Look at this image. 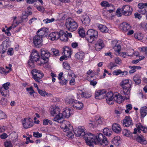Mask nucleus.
Listing matches in <instances>:
<instances>
[{
	"label": "nucleus",
	"mask_w": 147,
	"mask_h": 147,
	"mask_svg": "<svg viewBox=\"0 0 147 147\" xmlns=\"http://www.w3.org/2000/svg\"><path fill=\"white\" fill-rule=\"evenodd\" d=\"M85 140L87 145L90 147H94V144H98L100 146H105L109 143L106 138L101 133L97 134L94 136L91 133H89L85 137Z\"/></svg>",
	"instance_id": "obj_1"
},
{
	"label": "nucleus",
	"mask_w": 147,
	"mask_h": 147,
	"mask_svg": "<svg viewBox=\"0 0 147 147\" xmlns=\"http://www.w3.org/2000/svg\"><path fill=\"white\" fill-rule=\"evenodd\" d=\"M49 38L52 40H57L60 39L61 41H67V34L63 30H60L59 32H54L49 34Z\"/></svg>",
	"instance_id": "obj_2"
},
{
	"label": "nucleus",
	"mask_w": 147,
	"mask_h": 147,
	"mask_svg": "<svg viewBox=\"0 0 147 147\" xmlns=\"http://www.w3.org/2000/svg\"><path fill=\"white\" fill-rule=\"evenodd\" d=\"M61 127L63 129V131L66 132V136L69 138H72L74 137L73 134L70 131L72 128L70 125V122L67 121H65L60 125Z\"/></svg>",
	"instance_id": "obj_3"
},
{
	"label": "nucleus",
	"mask_w": 147,
	"mask_h": 147,
	"mask_svg": "<svg viewBox=\"0 0 147 147\" xmlns=\"http://www.w3.org/2000/svg\"><path fill=\"white\" fill-rule=\"evenodd\" d=\"M98 35L97 31L93 29H90L87 32L85 35L86 38L89 42L92 43L96 39Z\"/></svg>",
	"instance_id": "obj_4"
},
{
	"label": "nucleus",
	"mask_w": 147,
	"mask_h": 147,
	"mask_svg": "<svg viewBox=\"0 0 147 147\" xmlns=\"http://www.w3.org/2000/svg\"><path fill=\"white\" fill-rule=\"evenodd\" d=\"M38 61V63L41 64L42 61L40 60V58L38 55V52L36 50H33L31 52L30 55V58L28 61V66L31 67L33 65L34 66L33 63L34 62Z\"/></svg>",
	"instance_id": "obj_5"
},
{
	"label": "nucleus",
	"mask_w": 147,
	"mask_h": 147,
	"mask_svg": "<svg viewBox=\"0 0 147 147\" xmlns=\"http://www.w3.org/2000/svg\"><path fill=\"white\" fill-rule=\"evenodd\" d=\"M129 80L125 79L123 80L120 84V85L123 88V92L125 95L128 96L129 95L131 87L132 85V83L130 84L129 83Z\"/></svg>",
	"instance_id": "obj_6"
},
{
	"label": "nucleus",
	"mask_w": 147,
	"mask_h": 147,
	"mask_svg": "<svg viewBox=\"0 0 147 147\" xmlns=\"http://www.w3.org/2000/svg\"><path fill=\"white\" fill-rule=\"evenodd\" d=\"M70 109H66L62 113H60L59 115H57L56 117L54 118V121L60 123L61 124L63 121L62 122L60 120L64 118H68L70 115Z\"/></svg>",
	"instance_id": "obj_7"
},
{
	"label": "nucleus",
	"mask_w": 147,
	"mask_h": 147,
	"mask_svg": "<svg viewBox=\"0 0 147 147\" xmlns=\"http://www.w3.org/2000/svg\"><path fill=\"white\" fill-rule=\"evenodd\" d=\"M65 24L68 30L71 32L76 30L78 27L77 23L70 18L66 20Z\"/></svg>",
	"instance_id": "obj_8"
},
{
	"label": "nucleus",
	"mask_w": 147,
	"mask_h": 147,
	"mask_svg": "<svg viewBox=\"0 0 147 147\" xmlns=\"http://www.w3.org/2000/svg\"><path fill=\"white\" fill-rule=\"evenodd\" d=\"M31 73L33 76V78L36 82L40 83L42 81L40 79L42 78L44 74L41 71L33 69L31 71Z\"/></svg>",
	"instance_id": "obj_9"
},
{
	"label": "nucleus",
	"mask_w": 147,
	"mask_h": 147,
	"mask_svg": "<svg viewBox=\"0 0 147 147\" xmlns=\"http://www.w3.org/2000/svg\"><path fill=\"white\" fill-rule=\"evenodd\" d=\"M68 102L73 107L79 110H81L84 106L83 104L81 102L75 100L72 98L69 99Z\"/></svg>",
	"instance_id": "obj_10"
},
{
	"label": "nucleus",
	"mask_w": 147,
	"mask_h": 147,
	"mask_svg": "<svg viewBox=\"0 0 147 147\" xmlns=\"http://www.w3.org/2000/svg\"><path fill=\"white\" fill-rule=\"evenodd\" d=\"M85 131L86 130L85 129L84 127L81 126H80L75 128L74 130V132L76 136L77 137H82L85 136L84 137V139L85 137L88 134H85Z\"/></svg>",
	"instance_id": "obj_11"
},
{
	"label": "nucleus",
	"mask_w": 147,
	"mask_h": 147,
	"mask_svg": "<svg viewBox=\"0 0 147 147\" xmlns=\"http://www.w3.org/2000/svg\"><path fill=\"white\" fill-rule=\"evenodd\" d=\"M40 53L41 55V61L42 60L44 61V62L42 61L41 64L47 63L48 60V58L50 55V53L44 49H42L40 50Z\"/></svg>",
	"instance_id": "obj_12"
},
{
	"label": "nucleus",
	"mask_w": 147,
	"mask_h": 147,
	"mask_svg": "<svg viewBox=\"0 0 147 147\" xmlns=\"http://www.w3.org/2000/svg\"><path fill=\"white\" fill-rule=\"evenodd\" d=\"M133 11L132 7L129 5H124L121 8V12L125 16L131 15Z\"/></svg>",
	"instance_id": "obj_13"
},
{
	"label": "nucleus",
	"mask_w": 147,
	"mask_h": 147,
	"mask_svg": "<svg viewBox=\"0 0 147 147\" xmlns=\"http://www.w3.org/2000/svg\"><path fill=\"white\" fill-rule=\"evenodd\" d=\"M33 41L34 45L37 48H40L42 45L43 41L41 37L35 35L33 38Z\"/></svg>",
	"instance_id": "obj_14"
},
{
	"label": "nucleus",
	"mask_w": 147,
	"mask_h": 147,
	"mask_svg": "<svg viewBox=\"0 0 147 147\" xmlns=\"http://www.w3.org/2000/svg\"><path fill=\"white\" fill-rule=\"evenodd\" d=\"M106 94V91L104 89L96 91L95 97L96 99H101L104 98Z\"/></svg>",
	"instance_id": "obj_15"
},
{
	"label": "nucleus",
	"mask_w": 147,
	"mask_h": 147,
	"mask_svg": "<svg viewBox=\"0 0 147 147\" xmlns=\"http://www.w3.org/2000/svg\"><path fill=\"white\" fill-rule=\"evenodd\" d=\"M105 47V44L103 40L101 39H99L95 44V49L97 51H100Z\"/></svg>",
	"instance_id": "obj_16"
},
{
	"label": "nucleus",
	"mask_w": 147,
	"mask_h": 147,
	"mask_svg": "<svg viewBox=\"0 0 147 147\" xmlns=\"http://www.w3.org/2000/svg\"><path fill=\"white\" fill-rule=\"evenodd\" d=\"M62 54L64 55V56H62L60 58V61H62L64 59H66L67 57H70L71 55V51L70 49L68 47H67L63 49V52Z\"/></svg>",
	"instance_id": "obj_17"
},
{
	"label": "nucleus",
	"mask_w": 147,
	"mask_h": 147,
	"mask_svg": "<svg viewBox=\"0 0 147 147\" xmlns=\"http://www.w3.org/2000/svg\"><path fill=\"white\" fill-rule=\"evenodd\" d=\"M49 30V29L47 28H42L37 32L36 35L41 37V38H42L45 36H46L47 35Z\"/></svg>",
	"instance_id": "obj_18"
},
{
	"label": "nucleus",
	"mask_w": 147,
	"mask_h": 147,
	"mask_svg": "<svg viewBox=\"0 0 147 147\" xmlns=\"http://www.w3.org/2000/svg\"><path fill=\"white\" fill-rule=\"evenodd\" d=\"M121 123L123 126L128 127L132 125L131 119L129 117L126 116L124 119L121 121Z\"/></svg>",
	"instance_id": "obj_19"
},
{
	"label": "nucleus",
	"mask_w": 147,
	"mask_h": 147,
	"mask_svg": "<svg viewBox=\"0 0 147 147\" xmlns=\"http://www.w3.org/2000/svg\"><path fill=\"white\" fill-rule=\"evenodd\" d=\"M120 41L116 40H113L112 43V46L114 49L115 51L119 53L121 50V46L120 45Z\"/></svg>",
	"instance_id": "obj_20"
},
{
	"label": "nucleus",
	"mask_w": 147,
	"mask_h": 147,
	"mask_svg": "<svg viewBox=\"0 0 147 147\" xmlns=\"http://www.w3.org/2000/svg\"><path fill=\"white\" fill-rule=\"evenodd\" d=\"M136 127L137 128L134 129V134H136L137 131L139 133H140L141 131H143L144 133H147V127H144L141 124L137 125Z\"/></svg>",
	"instance_id": "obj_21"
},
{
	"label": "nucleus",
	"mask_w": 147,
	"mask_h": 147,
	"mask_svg": "<svg viewBox=\"0 0 147 147\" xmlns=\"http://www.w3.org/2000/svg\"><path fill=\"white\" fill-rule=\"evenodd\" d=\"M114 95L112 92H108L106 94V96L107 102L109 105L113 103V100L114 99Z\"/></svg>",
	"instance_id": "obj_22"
},
{
	"label": "nucleus",
	"mask_w": 147,
	"mask_h": 147,
	"mask_svg": "<svg viewBox=\"0 0 147 147\" xmlns=\"http://www.w3.org/2000/svg\"><path fill=\"white\" fill-rule=\"evenodd\" d=\"M96 123H95L94 122L91 121V123H90L89 124L91 125V126L90 127H94V126H96V125L98 124H102L103 122V119L100 117H99L98 119H96Z\"/></svg>",
	"instance_id": "obj_23"
},
{
	"label": "nucleus",
	"mask_w": 147,
	"mask_h": 147,
	"mask_svg": "<svg viewBox=\"0 0 147 147\" xmlns=\"http://www.w3.org/2000/svg\"><path fill=\"white\" fill-rule=\"evenodd\" d=\"M120 27L123 31L127 32L131 29V26L127 23L123 22L120 25Z\"/></svg>",
	"instance_id": "obj_24"
},
{
	"label": "nucleus",
	"mask_w": 147,
	"mask_h": 147,
	"mask_svg": "<svg viewBox=\"0 0 147 147\" xmlns=\"http://www.w3.org/2000/svg\"><path fill=\"white\" fill-rule=\"evenodd\" d=\"M8 44L7 42L4 41L0 46V52L3 54L7 49Z\"/></svg>",
	"instance_id": "obj_25"
},
{
	"label": "nucleus",
	"mask_w": 147,
	"mask_h": 147,
	"mask_svg": "<svg viewBox=\"0 0 147 147\" xmlns=\"http://www.w3.org/2000/svg\"><path fill=\"white\" fill-rule=\"evenodd\" d=\"M112 129L113 131L116 133H119L121 131V129L119 124L114 123L112 126Z\"/></svg>",
	"instance_id": "obj_26"
},
{
	"label": "nucleus",
	"mask_w": 147,
	"mask_h": 147,
	"mask_svg": "<svg viewBox=\"0 0 147 147\" xmlns=\"http://www.w3.org/2000/svg\"><path fill=\"white\" fill-rule=\"evenodd\" d=\"M82 23L86 26H89L90 21V20L88 16L86 15L83 16V19L81 20Z\"/></svg>",
	"instance_id": "obj_27"
},
{
	"label": "nucleus",
	"mask_w": 147,
	"mask_h": 147,
	"mask_svg": "<svg viewBox=\"0 0 147 147\" xmlns=\"http://www.w3.org/2000/svg\"><path fill=\"white\" fill-rule=\"evenodd\" d=\"M140 112L141 117L144 118L147 114V107L145 106L142 107Z\"/></svg>",
	"instance_id": "obj_28"
},
{
	"label": "nucleus",
	"mask_w": 147,
	"mask_h": 147,
	"mask_svg": "<svg viewBox=\"0 0 147 147\" xmlns=\"http://www.w3.org/2000/svg\"><path fill=\"white\" fill-rule=\"evenodd\" d=\"M97 27L101 32H107L109 31L107 28L102 24H99L97 25Z\"/></svg>",
	"instance_id": "obj_29"
},
{
	"label": "nucleus",
	"mask_w": 147,
	"mask_h": 147,
	"mask_svg": "<svg viewBox=\"0 0 147 147\" xmlns=\"http://www.w3.org/2000/svg\"><path fill=\"white\" fill-rule=\"evenodd\" d=\"M60 109L59 108L57 107H55L51 112V114L53 116L55 117L57 115H59L60 113Z\"/></svg>",
	"instance_id": "obj_30"
},
{
	"label": "nucleus",
	"mask_w": 147,
	"mask_h": 147,
	"mask_svg": "<svg viewBox=\"0 0 147 147\" xmlns=\"http://www.w3.org/2000/svg\"><path fill=\"white\" fill-rule=\"evenodd\" d=\"M136 141L140 144H147L146 141L145 140L143 136H138L136 138Z\"/></svg>",
	"instance_id": "obj_31"
},
{
	"label": "nucleus",
	"mask_w": 147,
	"mask_h": 147,
	"mask_svg": "<svg viewBox=\"0 0 147 147\" xmlns=\"http://www.w3.org/2000/svg\"><path fill=\"white\" fill-rule=\"evenodd\" d=\"M84 53L82 51L76 53L75 56V58L78 60L82 59L84 57Z\"/></svg>",
	"instance_id": "obj_32"
},
{
	"label": "nucleus",
	"mask_w": 147,
	"mask_h": 147,
	"mask_svg": "<svg viewBox=\"0 0 147 147\" xmlns=\"http://www.w3.org/2000/svg\"><path fill=\"white\" fill-rule=\"evenodd\" d=\"M123 99L122 97L119 94H116L114 96V100L119 103H121L123 100Z\"/></svg>",
	"instance_id": "obj_33"
},
{
	"label": "nucleus",
	"mask_w": 147,
	"mask_h": 147,
	"mask_svg": "<svg viewBox=\"0 0 147 147\" xmlns=\"http://www.w3.org/2000/svg\"><path fill=\"white\" fill-rule=\"evenodd\" d=\"M1 93L2 95L6 97L9 96V91L8 90L3 89L2 88L1 91Z\"/></svg>",
	"instance_id": "obj_34"
},
{
	"label": "nucleus",
	"mask_w": 147,
	"mask_h": 147,
	"mask_svg": "<svg viewBox=\"0 0 147 147\" xmlns=\"http://www.w3.org/2000/svg\"><path fill=\"white\" fill-rule=\"evenodd\" d=\"M120 137L119 136L115 137L112 141L113 143L116 146H119L120 142Z\"/></svg>",
	"instance_id": "obj_35"
},
{
	"label": "nucleus",
	"mask_w": 147,
	"mask_h": 147,
	"mask_svg": "<svg viewBox=\"0 0 147 147\" xmlns=\"http://www.w3.org/2000/svg\"><path fill=\"white\" fill-rule=\"evenodd\" d=\"M133 80L136 84L138 85L141 83L140 78L138 75H136L134 77Z\"/></svg>",
	"instance_id": "obj_36"
},
{
	"label": "nucleus",
	"mask_w": 147,
	"mask_h": 147,
	"mask_svg": "<svg viewBox=\"0 0 147 147\" xmlns=\"http://www.w3.org/2000/svg\"><path fill=\"white\" fill-rule=\"evenodd\" d=\"M22 21H20L21 22L22 21L24 22H27L26 20L28 18V13L26 11H24L23 12L22 14Z\"/></svg>",
	"instance_id": "obj_37"
},
{
	"label": "nucleus",
	"mask_w": 147,
	"mask_h": 147,
	"mask_svg": "<svg viewBox=\"0 0 147 147\" xmlns=\"http://www.w3.org/2000/svg\"><path fill=\"white\" fill-rule=\"evenodd\" d=\"M103 132L104 135L108 136H110L111 135L112 133V132L107 128H105L103 129Z\"/></svg>",
	"instance_id": "obj_38"
},
{
	"label": "nucleus",
	"mask_w": 147,
	"mask_h": 147,
	"mask_svg": "<svg viewBox=\"0 0 147 147\" xmlns=\"http://www.w3.org/2000/svg\"><path fill=\"white\" fill-rule=\"evenodd\" d=\"M147 5V3H140L138 4V6L139 8V10H142L143 11L146 6Z\"/></svg>",
	"instance_id": "obj_39"
},
{
	"label": "nucleus",
	"mask_w": 147,
	"mask_h": 147,
	"mask_svg": "<svg viewBox=\"0 0 147 147\" xmlns=\"http://www.w3.org/2000/svg\"><path fill=\"white\" fill-rule=\"evenodd\" d=\"M51 51V54L55 56H58L59 55V51L55 49H52Z\"/></svg>",
	"instance_id": "obj_40"
},
{
	"label": "nucleus",
	"mask_w": 147,
	"mask_h": 147,
	"mask_svg": "<svg viewBox=\"0 0 147 147\" xmlns=\"http://www.w3.org/2000/svg\"><path fill=\"white\" fill-rule=\"evenodd\" d=\"M78 33L80 36L84 37L85 35L84 30L83 28L79 29Z\"/></svg>",
	"instance_id": "obj_41"
},
{
	"label": "nucleus",
	"mask_w": 147,
	"mask_h": 147,
	"mask_svg": "<svg viewBox=\"0 0 147 147\" xmlns=\"http://www.w3.org/2000/svg\"><path fill=\"white\" fill-rule=\"evenodd\" d=\"M38 91L39 93L42 96H45V95L48 96V94L45 91H44L39 89H38Z\"/></svg>",
	"instance_id": "obj_42"
},
{
	"label": "nucleus",
	"mask_w": 147,
	"mask_h": 147,
	"mask_svg": "<svg viewBox=\"0 0 147 147\" xmlns=\"http://www.w3.org/2000/svg\"><path fill=\"white\" fill-rule=\"evenodd\" d=\"M0 103L3 106L6 105L7 103V99L4 98H1V100Z\"/></svg>",
	"instance_id": "obj_43"
},
{
	"label": "nucleus",
	"mask_w": 147,
	"mask_h": 147,
	"mask_svg": "<svg viewBox=\"0 0 147 147\" xmlns=\"http://www.w3.org/2000/svg\"><path fill=\"white\" fill-rule=\"evenodd\" d=\"M9 72V71H7L3 67L0 68V73L4 74H6Z\"/></svg>",
	"instance_id": "obj_44"
},
{
	"label": "nucleus",
	"mask_w": 147,
	"mask_h": 147,
	"mask_svg": "<svg viewBox=\"0 0 147 147\" xmlns=\"http://www.w3.org/2000/svg\"><path fill=\"white\" fill-rule=\"evenodd\" d=\"M33 136L35 137L40 138L42 136V134L41 133H39L38 131L34 132L33 133Z\"/></svg>",
	"instance_id": "obj_45"
},
{
	"label": "nucleus",
	"mask_w": 147,
	"mask_h": 147,
	"mask_svg": "<svg viewBox=\"0 0 147 147\" xmlns=\"http://www.w3.org/2000/svg\"><path fill=\"white\" fill-rule=\"evenodd\" d=\"M127 109L125 110V112L126 113H128L130 110L132 109V105L130 104L127 105L126 106Z\"/></svg>",
	"instance_id": "obj_46"
},
{
	"label": "nucleus",
	"mask_w": 147,
	"mask_h": 147,
	"mask_svg": "<svg viewBox=\"0 0 147 147\" xmlns=\"http://www.w3.org/2000/svg\"><path fill=\"white\" fill-rule=\"evenodd\" d=\"M64 68L67 70H69L70 69V66L69 64L67 63L63 62V63Z\"/></svg>",
	"instance_id": "obj_47"
},
{
	"label": "nucleus",
	"mask_w": 147,
	"mask_h": 147,
	"mask_svg": "<svg viewBox=\"0 0 147 147\" xmlns=\"http://www.w3.org/2000/svg\"><path fill=\"white\" fill-rule=\"evenodd\" d=\"M10 83L9 82H7L4 84L3 85V89H6L8 90V89L9 88V86L10 85Z\"/></svg>",
	"instance_id": "obj_48"
},
{
	"label": "nucleus",
	"mask_w": 147,
	"mask_h": 147,
	"mask_svg": "<svg viewBox=\"0 0 147 147\" xmlns=\"http://www.w3.org/2000/svg\"><path fill=\"white\" fill-rule=\"evenodd\" d=\"M59 81H60L59 82V83L62 85H66L67 82V80L64 78L63 80H62V79H61Z\"/></svg>",
	"instance_id": "obj_49"
},
{
	"label": "nucleus",
	"mask_w": 147,
	"mask_h": 147,
	"mask_svg": "<svg viewBox=\"0 0 147 147\" xmlns=\"http://www.w3.org/2000/svg\"><path fill=\"white\" fill-rule=\"evenodd\" d=\"M62 0H52V2L56 5H58L61 2H62Z\"/></svg>",
	"instance_id": "obj_50"
},
{
	"label": "nucleus",
	"mask_w": 147,
	"mask_h": 147,
	"mask_svg": "<svg viewBox=\"0 0 147 147\" xmlns=\"http://www.w3.org/2000/svg\"><path fill=\"white\" fill-rule=\"evenodd\" d=\"M55 19L52 18L51 19L47 18V19H45L43 20V22L46 24H47L53 22L54 21Z\"/></svg>",
	"instance_id": "obj_51"
},
{
	"label": "nucleus",
	"mask_w": 147,
	"mask_h": 147,
	"mask_svg": "<svg viewBox=\"0 0 147 147\" xmlns=\"http://www.w3.org/2000/svg\"><path fill=\"white\" fill-rule=\"evenodd\" d=\"M139 12L143 14H146L147 13V5L146 6L143 11H142V10H138Z\"/></svg>",
	"instance_id": "obj_52"
},
{
	"label": "nucleus",
	"mask_w": 147,
	"mask_h": 147,
	"mask_svg": "<svg viewBox=\"0 0 147 147\" xmlns=\"http://www.w3.org/2000/svg\"><path fill=\"white\" fill-rule=\"evenodd\" d=\"M27 119V118H25L24 120L22 121V123L23 127L24 128L26 129L28 128L26 122V119Z\"/></svg>",
	"instance_id": "obj_53"
},
{
	"label": "nucleus",
	"mask_w": 147,
	"mask_h": 147,
	"mask_svg": "<svg viewBox=\"0 0 147 147\" xmlns=\"http://www.w3.org/2000/svg\"><path fill=\"white\" fill-rule=\"evenodd\" d=\"M122 71L118 69L117 71H115L113 72V74L117 76L119 74H121Z\"/></svg>",
	"instance_id": "obj_54"
},
{
	"label": "nucleus",
	"mask_w": 147,
	"mask_h": 147,
	"mask_svg": "<svg viewBox=\"0 0 147 147\" xmlns=\"http://www.w3.org/2000/svg\"><path fill=\"white\" fill-rule=\"evenodd\" d=\"M129 131H128L127 129H124L123 131V134L124 135L126 136H129Z\"/></svg>",
	"instance_id": "obj_55"
},
{
	"label": "nucleus",
	"mask_w": 147,
	"mask_h": 147,
	"mask_svg": "<svg viewBox=\"0 0 147 147\" xmlns=\"http://www.w3.org/2000/svg\"><path fill=\"white\" fill-rule=\"evenodd\" d=\"M101 5L103 7L109 6L108 2L105 1H102L101 3Z\"/></svg>",
	"instance_id": "obj_56"
},
{
	"label": "nucleus",
	"mask_w": 147,
	"mask_h": 147,
	"mask_svg": "<svg viewBox=\"0 0 147 147\" xmlns=\"http://www.w3.org/2000/svg\"><path fill=\"white\" fill-rule=\"evenodd\" d=\"M117 65L115 63L111 62L108 65V67L111 69H112L113 67H116Z\"/></svg>",
	"instance_id": "obj_57"
},
{
	"label": "nucleus",
	"mask_w": 147,
	"mask_h": 147,
	"mask_svg": "<svg viewBox=\"0 0 147 147\" xmlns=\"http://www.w3.org/2000/svg\"><path fill=\"white\" fill-rule=\"evenodd\" d=\"M13 49L11 48H9L7 51V54L9 55H11L13 53Z\"/></svg>",
	"instance_id": "obj_58"
},
{
	"label": "nucleus",
	"mask_w": 147,
	"mask_h": 147,
	"mask_svg": "<svg viewBox=\"0 0 147 147\" xmlns=\"http://www.w3.org/2000/svg\"><path fill=\"white\" fill-rule=\"evenodd\" d=\"M6 118V116L5 114L3 113L0 111V119H5Z\"/></svg>",
	"instance_id": "obj_59"
},
{
	"label": "nucleus",
	"mask_w": 147,
	"mask_h": 147,
	"mask_svg": "<svg viewBox=\"0 0 147 147\" xmlns=\"http://www.w3.org/2000/svg\"><path fill=\"white\" fill-rule=\"evenodd\" d=\"M129 67L131 69L129 71V73L130 74H131L135 72L136 71L135 69L133 68V66H129Z\"/></svg>",
	"instance_id": "obj_60"
},
{
	"label": "nucleus",
	"mask_w": 147,
	"mask_h": 147,
	"mask_svg": "<svg viewBox=\"0 0 147 147\" xmlns=\"http://www.w3.org/2000/svg\"><path fill=\"white\" fill-rule=\"evenodd\" d=\"M82 95L84 97H85L86 98H89L91 96L90 94H89L88 93L86 92H84L82 93Z\"/></svg>",
	"instance_id": "obj_61"
},
{
	"label": "nucleus",
	"mask_w": 147,
	"mask_h": 147,
	"mask_svg": "<svg viewBox=\"0 0 147 147\" xmlns=\"http://www.w3.org/2000/svg\"><path fill=\"white\" fill-rule=\"evenodd\" d=\"M21 23L20 22H16L15 23L13 22V24H12L11 26L12 27V28H15L20 23Z\"/></svg>",
	"instance_id": "obj_62"
},
{
	"label": "nucleus",
	"mask_w": 147,
	"mask_h": 147,
	"mask_svg": "<svg viewBox=\"0 0 147 147\" xmlns=\"http://www.w3.org/2000/svg\"><path fill=\"white\" fill-rule=\"evenodd\" d=\"M7 136V135L5 133H3V134L0 135V137L2 139H5Z\"/></svg>",
	"instance_id": "obj_63"
},
{
	"label": "nucleus",
	"mask_w": 147,
	"mask_h": 147,
	"mask_svg": "<svg viewBox=\"0 0 147 147\" xmlns=\"http://www.w3.org/2000/svg\"><path fill=\"white\" fill-rule=\"evenodd\" d=\"M141 51L144 52L146 55H147V47H143L141 48Z\"/></svg>",
	"instance_id": "obj_64"
}]
</instances>
